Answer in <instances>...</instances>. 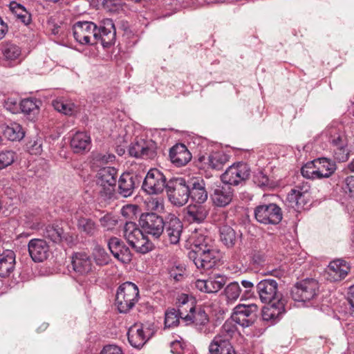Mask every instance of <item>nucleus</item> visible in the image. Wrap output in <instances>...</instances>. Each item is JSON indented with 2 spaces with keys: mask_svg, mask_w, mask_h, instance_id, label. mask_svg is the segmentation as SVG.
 Masks as SVG:
<instances>
[{
  "mask_svg": "<svg viewBox=\"0 0 354 354\" xmlns=\"http://www.w3.org/2000/svg\"><path fill=\"white\" fill-rule=\"evenodd\" d=\"M210 242L212 240L209 237L203 236L198 237L194 245L195 248L188 254L189 259L192 260L195 266H198V263H201V266H205L206 263L215 266L225 263L223 253L218 250L212 249Z\"/></svg>",
  "mask_w": 354,
  "mask_h": 354,
  "instance_id": "f257e3e1",
  "label": "nucleus"
},
{
  "mask_svg": "<svg viewBox=\"0 0 354 354\" xmlns=\"http://www.w3.org/2000/svg\"><path fill=\"white\" fill-rule=\"evenodd\" d=\"M166 193L169 201L176 207L185 205L189 200V182L183 177H172L167 180Z\"/></svg>",
  "mask_w": 354,
  "mask_h": 354,
  "instance_id": "f03ea898",
  "label": "nucleus"
},
{
  "mask_svg": "<svg viewBox=\"0 0 354 354\" xmlns=\"http://www.w3.org/2000/svg\"><path fill=\"white\" fill-rule=\"evenodd\" d=\"M139 290L132 282L127 281L121 284L117 290L115 306L120 313H127L138 302Z\"/></svg>",
  "mask_w": 354,
  "mask_h": 354,
  "instance_id": "7ed1b4c3",
  "label": "nucleus"
},
{
  "mask_svg": "<svg viewBox=\"0 0 354 354\" xmlns=\"http://www.w3.org/2000/svg\"><path fill=\"white\" fill-rule=\"evenodd\" d=\"M124 237L136 251L145 254L151 251L153 244L143 234V230L133 222H127L124 227Z\"/></svg>",
  "mask_w": 354,
  "mask_h": 354,
  "instance_id": "20e7f679",
  "label": "nucleus"
},
{
  "mask_svg": "<svg viewBox=\"0 0 354 354\" xmlns=\"http://www.w3.org/2000/svg\"><path fill=\"white\" fill-rule=\"evenodd\" d=\"M319 288V283L316 279L307 278L295 285L292 288L291 295L295 301L305 303L317 296Z\"/></svg>",
  "mask_w": 354,
  "mask_h": 354,
  "instance_id": "39448f33",
  "label": "nucleus"
},
{
  "mask_svg": "<svg viewBox=\"0 0 354 354\" xmlns=\"http://www.w3.org/2000/svg\"><path fill=\"white\" fill-rule=\"evenodd\" d=\"M97 183L101 187V196L111 198L113 195L117 183L118 170L113 167L101 168L97 174Z\"/></svg>",
  "mask_w": 354,
  "mask_h": 354,
  "instance_id": "423d86ee",
  "label": "nucleus"
},
{
  "mask_svg": "<svg viewBox=\"0 0 354 354\" xmlns=\"http://www.w3.org/2000/svg\"><path fill=\"white\" fill-rule=\"evenodd\" d=\"M250 168L246 163H234L221 175V180L229 186L242 185L250 178Z\"/></svg>",
  "mask_w": 354,
  "mask_h": 354,
  "instance_id": "0eeeda50",
  "label": "nucleus"
},
{
  "mask_svg": "<svg viewBox=\"0 0 354 354\" xmlns=\"http://www.w3.org/2000/svg\"><path fill=\"white\" fill-rule=\"evenodd\" d=\"M96 28L97 25L92 21L76 22L73 27L75 39L82 45L97 44Z\"/></svg>",
  "mask_w": 354,
  "mask_h": 354,
  "instance_id": "6e6552de",
  "label": "nucleus"
},
{
  "mask_svg": "<svg viewBox=\"0 0 354 354\" xmlns=\"http://www.w3.org/2000/svg\"><path fill=\"white\" fill-rule=\"evenodd\" d=\"M165 220L156 213L142 214L139 219V225L143 232L154 239H159L164 232Z\"/></svg>",
  "mask_w": 354,
  "mask_h": 354,
  "instance_id": "1a4fd4ad",
  "label": "nucleus"
},
{
  "mask_svg": "<svg viewBox=\"0 0 354 354\" xmlns=\"http://www.w3.org/2000/svg\"><path fill=\"white\" fill-rule=\"evenodd\" d=\"M258 310L255 304H239L234 308L232 319L243 328L251 326L257 320Z\"/></svg>",
  "mask_w": 354,
  "mask_h": 354,
  "instance_id": "9d476101",
  "label": "nucleus"
},
{
  "mask_svg": "<svg viewBox=\"0 0 354 354\" xmlns=\"http://www.w3.org/2000/svg\"><path fill=\"white\" fill-rule=\"evenodd\" d=\"M254 216L261 223L277 225L282 220V212L275 203L260 205L254 209Z\"/></svg>",
  "mask_w": 354,
  "mask_h": 354,
  "instance_id": "9b49d317",
  "label": "nucleus"
},
{
  "mask_svg": "<svg viewBox=\"0 0 354 354\" xmlns=\"http://www.w3.org/2000/svg\"><path fill=\"white\" fill-rule=\"evenodd\" d=\"M167 185L165 175L158 169H151L144 179L142 187L149 194H158L166 189Z\"/></svg>",
  "mask_w": 354,
  "mask_h": 354,
  "instance_id": "f8f14e48",
  "label": "nucleus"
},
{
  "mask_svg": "<svg viewBox=\"0 0 354 354\" xmlns=\"http://www.w3.org/2000/svg\"><path fill=\"white\" fill-rule=\"evenodd\" d=\"M156 150L157 145L154 141L139 139L131 144L129 153L135 158L153 159L157 155Z\"/></svg>",
  "mask_w": 354,
  "mask_h": 354,
  "instance_id": "ddd939ff",
  "label": "nucleus"
},
{
  "mask_svg": "<svg viewBox=\"0 0 354 354\" xmlns=\"http://www.w3.org/2000/svg\"><path fill=\"white\" fill-rule=\"evenodd\" d=\"M183 232V224L180 219L174 214H169L165 218L164 232L162 234L165 241L170 244H177Z\"/></svg>",
  "mask_w": 354,
  "mask_h": 354,
  "instance_id": "4468645a",
  "label": "nucleus"
},
{
  "mask_svg": "<svg viewBox=\"0 0 354 354\" xmlns=\"http://www.w3.org/2000/svg\"><path fill=\"white\" fill-rule=\"evenodd\" d=\"M277 290V283L272 279L262 280L257 286V291L263 303L267 304L283 299L281 294Z\"/></svg>",
  "mask_w": 354,
  "mask_h": 354,
  "instance_id": "2eb2a0df",
  "label": "nucleus"
},
{
  "mask_svg": "<svg viewBox=\"0 0 354 354\" xmlns=\"http://www.w3.org/2000/svg\"><path fill=\"white\" fill-rule=\"evenodd\" d=\"M97 44L99 42L104 48H107L114 44L115 41L116 31L114 23L111 19H106L102 21L100 27L96 28Z\"/></svg>",
  "mask_w": 354,
  "mask_h": 354,
  "instance_id": "dca6fc26",
  "label": "nucleus"
},
{
  "mask_svg": "<svg viewBox=\"0 0 354 354\" xmlns=\"http://www.w3.org/2000/svg\"><path fill=\"white\" fill-rule=\"evenodd\" d=\"M234 196V190L229 185H217L211 194V200L214 205L225 207L230 205Z\"/></svg>",
  "mask_w": 354,
  "mask_h": 354,
  "instance_id": "f3484780",
  "label": "nucleus"
},
{
  "mask_svg": "<svg viewBox=\"0 0 354 354\" xmlns=\"http://www.w3.org/2000/svg\"><path fill=\"white\" fill-rule=\"evenodd\" d=\"M28 252L35 263H42L50 255V248L47 242L41 239H32L28 244Z\"/></svg>",
  "mask_w": 354,
  "mask_h": 354,
  "instance_id": "a211bd4d",
  "label": "nucleus"
},
{
  "mask_svg": "<svg viewBox=\"0 0 354 354\" xmlns=\"http://www.w3.org/2000/svg\"><path fill=\"white\" fill-rule=\"evenodd\" d=\"M310 185H297L288 194L287 200L297 209L304 208L309 201Z\"/></svg>",
  "mask_w": 354,
  "mask_h": 354,
  "instance_id": "6ab92c4d",
  "label": "nucleus"
},
{
  "mask_svg": "<svg viewBox=\"0 0 354 354\" xmlns=\"http://www.w3.org/2000/svg\"><path fill=\"white\" fill-rule=\"evenodd\" d=\"M108 246L113 255L121 263L124 264L130 263L131 254L120 239L111 237L108 241Z\"/></svg>",
  "mask_w": 354,
  "mask_h": 354,
  "instance_id": "aec40b11",
  "label": "nucleus"
},
{
  "mask_svg": "<svg viewBox=\"0 0 354 354\" xmlns=\"http://www.w3.org/2000/svg\"><path fill=\"white\" fill-rule=\"evenodd\" d=\"M169 158L176 167L187 165L192 159V154L184 144H176L169 150Z\"/></svg>",
  "mask_w": 354,
  "mask_h": 354,
  "instance_id": "412c9836",
  "label": "nucleus"
},
{
  "mask_svg": "<svg viewBox=\"0 0 354 354\" xmlns=\"http://www.w3.org/2000/svg\"><path fill=\"white\" fill-rule=\"evenodd\" d=\"M268 305L262 310V318L265 321L275 322L285 313V303L283 299L267 303Z\"/></svg>",
  "mask_w": 354,
  "mask_h": 354,
  "instance_id": "4be33fe9",
  "label": "nucleus"
},
{
  "mask_svg": "<svg viewBox=\"0 0 354 354\" xmlns=\"http://www.w3.org/2000/svg\"><path fill=\"white\" fill-rule=\"evenodd\" d=\"M138 183V177L136 175L131 173H123L118 180L119 194L124 197L131 196Z\"/></svg>",
  "mask_w": 354,
  "mask_h": 354,
  "instance_id": "5701e85b",
  "label": "nucleus"
},
{
  "mask_svg": "<svg viewBox=\"0 0 354 354\" xmlns=\"http://www.w3.org/2000/svg\"><path fill=\"white\" fill-rule=\"evenodd\" d=\"M189 198L198 203H204L207 201L208 195L203 180H193L189 182Z\"/></svg>",
  "mask_w": 354,
  "mask_h": 354,
  "instance_id": "b1692460",
  "label": "nucleus"
},
{
  "mask_svg": "<svg viewBox=\"0 0 354 354\" xmlns=\"http://www.w3.org/2000/svg\"><path fill=\"white\" fill-rule=\"evenodd\" d=\"M127 335L130 344L137 348L142 347L148 340L142 324H135L131 326Z\"/></svg>",
  "mask_w": 354,
  "mask_h": 354,
  "instance_id": "393cba45",
  "label": "nucleus"
},
{
  "mask_svg": "<svg viewBox=\"0 0 354 354\" xmlns=\"http://www.w3.org/2000/svg\"><path fill=\"white\" fill-rule=\"evenodd\" d=\"M203 204L195 203L189 205L185 209L187 219L198 223L203 222L208 214V209Z\"/></svg>",
  "mask_w": 354,
  "mask_h": 354,
  "instance_id": "a878e982",
  "label": "nucleus"
},
{
  "mask_svg": "<svg viewBox=\"0 0 354 354\" xmlns=\"http://www.w3.org/2000/svg\"><path fill=\"white\" fill-rule=\"evenodd\" d=\"M317 179L329 178L336 170L335 163L326 158L315 160Z\"/></svg>",
  "mask_w": 354,
  "mask_h": 354,
  "instance_id": "bb28decb",
  "label": "nucleus"
},
{
  "mask_svg": "<svg viewBox=\"0 0 354 354\" xmlns=\"http://www.w3.org/2000/svg\"><path fill=\"white\" fill-rule=\"evenodd\" d=\"M350 271V267H324L321 272L323 278L330 282L344 279Z\"/></svg>",
  "mask_w": 354,
  "mask_h": 354,
  "instance_id": "cd10ccee",
  "label": "nucleus"
},
{
  "mask_svg": "<svg viewBox=\"0 0 354 354\" xmlns=\"http://www.w3.org/2000/svg\"><path fill=\"white\" fill-rule=\"evenodd\" d=\"M215 336L209 346V354H236L230 342Z\"/></svg>",
  "mask_w": 354,
  "mask_h": 354,
  "instance_id": "c85d7f7f",
  "label": "nucleus"
},
{
  "mask_svg": "<svg viewBox=\"0 0 354 354\" xmlns=\"http://www.w3.org/2000/svg\"><path fill=\"white\" fill-rule=\"evenodd\" d=\"M91 138L85 133H76L71 140V147L74 153H80L89 150Z\"/></svg>",
  "mask_w": 354,
  "mask_h": 354,
  "instance_id": "c756f323",
  "label": "nucleus"
},
{
  "mask_svg": "<svg viewBox=\"0 0 354 354\" xmlns=\"http://www.w3.org/2000/svg\"><path fill=\"white\" fill-rule=\"evenodd\" d=\"M52 105L56 111L66 115H73L78 111V107L73 102L62 97L54 100Z\"/></svg>",
  "mask_w": 354,
  "mask_h": 354,
  "instance_id": "7c9ffc66",
  "label": "nucleus"
},
{
  "mask_svg": "<svg viewBox=\"0 0 354 354\" xmlns=\"http://www.w3.org/2000/svg\"><path fill=\"white\" fill-rule=\"evenodd\" d=\"M228 160V156L225 153L221 151H216L209 155L205 163L212 169L221 170L223 168Z\"/></svg>",
  "mask_w": 354,
  "mask_h": 354,
  "instance_id": "2f4dec72",
  "label": "nucleus"
},
{
  "mask_svg": "<svg viewBox=\"0 0 354 354\" xmlns=\"http://www.w3.org/2000/svg\"><path fill=\"white\" fill-rule=\"evenodd\" d=\"M77 227L81 233L88 236H94L98 230L95 222L86 217H80L78 218Z\"/></svg>",
  "mask_w": 354,
  "mask_h": 354,
  "instance_id": "473e14b6",
  "label": "nucleus"
},
{
  "mask_svg": "<svg viewBox=\"0 0 354 354\" xmlns=\"http://www.w3.org/2000/svg\"><path fill=\"white\" fill-rule=\"evenodd\" d=\"M4 136L11 141H19L25 135L22 127L16 122L11 123L3 129Z\"/></svg>",
  "mask_w": 354,
  "mask_h": 354,
  "instance_id": "72a5a7b5",
  "label": "nucleus"
},
{
  "mask_svg": "<svg viewBox=\"0 0 354 354\" xmlns=\"http://www.w3.org/2000/svg\"><path fill=\"white\" fill-rule=\"evenodd\" d=\"M185 315H186V314L183 312V309H168L165 313V327L170 328L178 326L180 318L184 319L183 317H185Z\"/></svg>",
  "mask_w": 354,
  "mask_h": 354,
  "instance_id": "f704fd0d",
  "label": "nucleus"
},
{
  "mask_svg": "<svg viewBox=\"0 0 354 354\" xmlns=\"http://www.w3.org/2000/svg\"><path fill=\"white\" fill-rule=\"evenodd\" d=\"M227 278L218 274L210 276L207 279L208 293H217L227 283Z\"/></svg>",
  "mask_w": 354,
  "mask_h": 354,
  "instance_id": "c9c22d12",
  "label": "nucleus"
},
{
  "mask_svg": "<svg viewBox=\"0 0 354 354\" xmlns=\"http://www.w3.org/2000/svg\"><path fill=\"white\" fill-rule=\"evenodd\" d=\"M220 239L225 246L232 248L236 241V232L230 226L223 225L220 228Z\"/></svg>",
  "mask_w": 354,
  "mask_h": 354,
  "instance_id": "e433bc0d",
  "label": "nucleus"
},
{
  "mask_svg": "<svg viewBox=\"0 0 354 354\" xmlns=\"http://www.w3.org/2000/svg\"><path fill=\"white\" fill-rule=\"evenodd\" d=\"M183 318L185 321L191 322L198 326H205L209 320L204 310L199 308L196 310L195 307L193 312L186 314Z\"/></svg>",
  "mask_w": 354,
  "mask_h": 354,
  "instance_id": "4c0bfd02",
  "label": "nucleus"
},
{
  "mask_svg": "<svg viewBox=\"0 0 354 354\" xmlns=\"http://www.w3.org/2000/svg\"><path fill=\"white\" fill-rule=\"evenodd\" d=\"M10 9L22 23L26 25L30 23V15L26 10L24 6L15 1H12L10 3Z\"/></svg>",
  "mask_w": 354,
  "mask_h": 354,
  "instance_id": "58836bf2",
  "label": "nucleus"
},
{
  "mask_svg": "<svg viewBox=\"0 0 354 354\" xmlns=\"http://www.w3.org/2000/svg\"><path fill=\"white\" fill-rule=\"evenodd\" d=\"M64 230L58 225H48L46 227L44 236L55 243H59L62 241Z\"/></svg>",
  "mask_w": 354,
  "mask_h": 354,
  "instance_id": "ea45409f",
  "label": "nucleus"
},
{
  "mask_svg": "<svg viewBox=\"0 0 354 354\" xmlns=\"http://www.w3.org/2000/svg\"><path fill=\"white\" fill-rule=\"evenodd\" d=\"M3 57L8 61L16 60L19 57L21 50L19 46L12 43H6L2 48Z\"/></svg>",
  "mask_w": 354,
  "mask_h": 354,
  "instance_id": "a19ab883",
  "label": "nucleus"
},
{
  "mask_svg": "<svg viewBox=\"0 0 354 354\" xmlns=\"http://www.w3.org/2000/svg\"><path fill=\"white\" fill-rule=\"evenodd\" d=\"M241 289L237 282L229 283L224 289L223 295L227 303H233L239 297Z\"/></svg>",
  "mask_w": 354,
  "mask_h": 354,
  "instance_id": "79ce46f5",
  "label": "nucleus"
},
{
  "mask_svg": "<svg viewBox=\"0 0 354 354\" xmlns=\"http://www.w3.org/2000/svg\"><path fill=\"white\" fill-rule=\"evenodd\" d=\"M233 322V320H227L216 336H220V338L223 339V340L230 342L237 330L236 326Z\"/></svg>",
  "mask_w": 354,
  "mask_h": 354,
  "instance_id": "37998d69",
  "label": "nucleus"
},
{
  "mask_svg": "<svg viewBox=\"0 0 354 354\" xmlns=\"http://www.w3.org/2000/svg\"><path fill=\"white\" fill-rule=\"evenodd\" d=\"M93 259L97 266H106L110 263L111 258L104 249L96 247L94 249Z\"/></svg>",
  "mask_w": 354,
  "mask_h": 354,
  "instance_id": "c03bdc74",
  "label": "nucleus"
},
{
  "mask_svg": "<svg viewBox=\"0 0 354 354\" xmlns=\"http://www.w3.org/2000/svg\"><path fill=\"white\" fill-rule=\"evenodd\" d=\"M73 266H91V257L84 252H75L71 257Z\"/></svg>",
  "mask_w": 354,
  "mask_h": 354,
  "instance_id": "a18cd8bd",
  "label": "nucleus"
},
{
  "mask_svg": "<svg viewBox=\"0 0 354 354\" xmlns=\"http://www.w3.org/2000/svg\"><path fill=\"white\" fill-rule=\"evenodd\" d=\"M20 109L25 114H30L38 112L39 106L37 100L32 98L24 99L20 102Z\"/></svg>",
  "mask_w": 354,
  "mask_h": 354,
  "instance_id": "49530a36",
  "label": "nucleus"
},
{
  "mask_svg": "<svg viewBox=\"0 0 354 354\" xmlns=\"http://www.w3.org/2000/svg\"><path fill=\"white\" fill-rule=\"evenodd\" d=\"M177 304L178 309H183L185 313L187 311L189 313L194 310V302L192 299H190L189 296L186 294H181L178 297Z\"/></svg>",
  "mask_w": 354,
  "mask_h": 354,
  "instance_id": "de8ad7c7",
  "label": "nucleus"
},
{
  "mask_svg": "<svg viewBox=\"0 0 354 354\" xmlns=\"http://www.w3.org/2000/svg\"><path fill=\"white\" fill-rule=\"evenodd\" d=\"M315 160L308 162L301 169L302 176L308 179H317Z\"/></svg>",
  "mask_w": 354,
  "mask_h": 354,
  "instance_id": "09e8293b",
  "label": "nucleus"
},
{
  "mask_svg": "<svg viewBox=\"0 0 354 354\" xmlns=\"http://www.w3.org/2000/svg\"><path fill=\"white\" fill-rule=\"evenodd\" d=\"M15 153L12 151L0 152V169L12 164L15 161Z\"/></svg>",
  "mask_w": 354,
  "mask_h": 354,
  "instance_id": "8fccbe9b",
  "label": "nucleus"
},
{
  "mask_svg": "<svg viewBox=\"0 0 354 354\" xmlns=\"http://www.w3.org/2000/svg\"><path fill=\"white\" fill-rule=\"evenodd\" d=\"M333 157L339 162L347 161L349 158V150L347 146L333 148Z\"/></svg>",
  "mask_w": 354,
  "mask_h": 354,
  "instance_id": "3c124183",
  "label": "nucleus"
},
{
  "mask_svg": "<svg viewBox=\"0 0 354 354\" xmlns=\"http://www.w3.org/2000/svg\"><path fill=\"white\" fill-rule=\"evenodd\" d=\"M330 143L333 148L347 146V138L344 133H337L331 136Z\"/></svg>",
  "mask_w": 354,
  "mask_h": 354,
  "instance_id": "603ef678",
  "label": "nucleus"
},
{
  "mask_svg": "<svg viewBox=\"0 0 354 354\" xmlns=\"http://www.w3.org/2000/svg\"><path fill=\"white\" fill-rule=\"evenodd\" d=\"M15 263V254L12 250H4L0 254V264H14Z\"/></svg>",
  "mask_w": 354,
  "mask_h": 354,
  "instance_id": "864d4df0",
  "label": "nucleus"
},
{
  "mask_svg": "<svg viewBox=\"0 0 354 354\" xmlns=\"http://www.w3.org/2000/svg\"><path fill=\"white\" fill-rule=\"evenodd\" d=\"M162 264L175 266L178 262V257L172 253L165 252L159 256Z\"/></svg>",
  "mask_w": 354,
  "mask_h": 354,
  "instance_id": "5fc2aeb1",
  "label": "nucleus"
},
{
  "mask_svg": "<svg viewBox=\"0 0 354 354\" xmlns=\"http://www.w3.org/2000/svg\"><path fill=\"white\" fill-rule=\"evenodd\" d=\"M254 181L259 186H266L268 185L269 179L268 176L263 173V171H258L254 176Z\"/></svg>",
  "mask_w": 354,
  "mask_h": 354,
  "instance_id": "6e6d98bb",
  "label": "nucleus"
},
{
  "mask_svg": "<svg viewBox=\"0 0 354 354\" xmlns=\"http://www.w3.org/2000/svg\"><path fill=\"white\" fill-rule=\"evenodd\" d=\"M100 222L102 226L107 227L108 229L111 228L112 226L115 225L117 223V221L109 214H106L102 217L100 219Z\"/></svg>",
  "mask_w": 354,
  "mask_h": 354,
  "instance_id": "4d7b16f0",
  "label": "nucleus"
},
{
  "mask_svg": "<svg viewBox=\"0 0 354 354\" xmlns=\"http://www.w3.org/2000/svg\"><path fill=\"white\" fill-rule=\"evenodd\" d=\"M31 153L35 154H40L42 151V140L41 138H36L33 141L30 142Z\"/></svg>",
  "mask_w": 354,
  "mask_h": 354,
  "instance_id": "13d9d810",
  "label": "nucleus"
},
{
  "mask_svg": "<svg viewBox=\"0 0 354 354\" xmlns=\"http://www.w3.org/2000/svg\"><path fill=\"white\" fill-rule=\"evenodd\" d=\"M100 354H124L121 348L115 345H108L103 348Z\"/></svg>",
  "mask_w": 354,
  "mask_h": 354,
  "instance_id": "bf43d9fd",
  "label": "nucleus"
},
{
  "mask_svg": "<svg viewBox=\"0 0 354 354\" xmlns=\"http://www.w3.org/2000/svg\"><path fill=\"white\" fill-rule=\"evenodd\" d=\"M95 159L97 161H100L102 163H107L109 162H112L115 159V156L113 154H102L99 153L96 155Z\"/></svg>",
  "mask_w": 354,
  "mask_h": 354,
  "instance_id": "052dcab7",
  "label": "nucleus"
},
{
  "mask_svg": "<svg viewBox=\"0 0 354 354\" xmlns=\"http://www.w3.org/2000/svg\"><path fill=\"white\" fill-rule=\"evenodd\" d=\"M195 287L201 292L208 293L207 279H198L195 282Z\"/></svg>",
  "mask_w": 354,
  "mask_h": 354,
  "instance_id": "680f3d73",
  "label": "nucleus"
},
{
  "mask_svg": "<svg viewBox=\"0 0 354 354\" xmlns=\"http://www.w3.org/2000/svg\"><path fill=\"white\" fill-rule=\"evenodd\" d=\"M55 268H57V267H40L39 274L41 276H47L54 272H57Z\"/></svg>",
  "mask_w": 354,
  "mask_h": 354,
  "instance_id": "e2e57ef3",
  "label": "nucleus"
},
{
  "mask_svg": "<svg viewBox=\"0 0 354 354\" xmlns=\"http://www.w3.org/2000/svg\"><path fill=\"white\" fill-rule=\"evenodd\" d=\"M347 300L353 311H354V284L348 288Z\"/></svg>",
  "mask_w": 354,
  "mask_h": 354,
  "instance_id": "0e129e2a",
  "label": "nucleus"
},
{
  "mask_svg": "<svg viewBox=\"0 0 354 354\" xmlns=\"http://www.w3.org/2000/svg\"><path fill=\"white\" fill-rule=\"evenodd\" d=\"M346 187L351 194H354V176H348L346 178Z\"/></svg>",
  "mask_w": 354,
  "mask_h": 354,
  "instance_id": "69168bd1",
  "label": "nucleus"
},
{
  "mask_svg": "<svg viewBox=\"0 0 354 354\" xmlns=\"http://www.w3.org/2000/svg\"><path fill=\"white\" fill-rule=\"evenodd\" d=\"M14 267H0V277H6L13 271Z\"/></svg>",
  "mask_w": 354,
  "mask_h": 354,
  "instance_id": "338daca9",
  "label": "nucleus"
},
{
  "mask_svg": "<svg viewBox=\"0 0 354 354\" xmlns=\"http://www.w3.org/2000/svg\"><path fill=\"white\" fill-rule=\"evenodd\" d=\"M264 260V255L261 254L260 252H255L252 256L253 263L255 264H259L261 261Z\"/></svg>",
  "mask_w": 354,
  "mask_h": 354,
  "instance_id": "774afa93",
  "label": "nucleus"
}]
</instances>
